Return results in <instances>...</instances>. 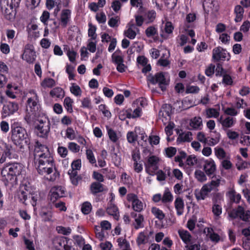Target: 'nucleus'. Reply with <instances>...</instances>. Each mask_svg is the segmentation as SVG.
Returning a JSON list of instances; mask_svg holds the SVG:
<instances>
[{"mask_svg":"<svg viewBox=\"0 0 250 250\" xmlns=\"http://www.w3.org/2000/svg\"><path fill=\"white\" fill-rule=\"evenodd\" d=\"M23 171V166L20 163H8L4 165L1 174L5 185L13 187L17 185L18 178Z\"/></svg>","mask_w":250,"mask_h":250,"instance_id":"obj_1","label":"nucleus"},{"mask_svg":"<svg viewBox=\"0 0 250 250\" xmlns=\"http://www.w3.org/2000/svg\"><path fill=\"white\" fill-rule=\"evenodd\" d=\"M11 138L12 142L20 148L27 146L29 150H32L33 146L26 129L21 126V123L14 121L11 125Z\"/></svg>","mask_w":250,"mask_h":250,"instance_id":"obj_2","label":"nucleus"},{"mask_svg":"<svg viewBox=\"0 0 250 250\" xmlns=\"http://www.w3.org/2000/svg\"><path fill=\"white\" fill-rule=\"evenodd\" d=\"M34 155V164L55 162L53 154L49 148L39 141H35L33 146Z\"/></svg>","mask_w":250,"mask_h":250,"instance_id":"obj_3","label":"nucleus"},{"mask_svg":"<svg viewBox=\"0 0 250 250\" xmlns=\"http://www.w3.org/2000/svg\"><path fill=\"white\" fill-rule=\"evenodd\" d=\"M29 94L31 96L28 98L26 101V110L27 111H29L35 117L40 116L41 105L39 97L34 89L30 90L29 91Z\"/></svg>","mask_w":250,"mask_h":250,"instance_id":"obj_4","label":"nucleus"},{"mask_svg":"<svg viewBox=\"0 0 250 250\" xmlns=\"http://www.w3.org/2000/svg\"><path fill=\"white\" fill-rule=\"evenodd\" d=\"M34 164L38 173L41 175L45 176L49 175L53 172L54 170L56 171V172L54 173L53 176H50V177L49 180L51 181H54L55 180L57 175H59V173H56L57 169L55 162L48 163L45 162V163H41Z\"/></svg>","mask_w":250,"mask_h":250,"instance_id":"obj_5","label":"nucleus"},{"mask_svg":"<svg viewBox=\"0 0 250 250\" xmlns=\"http://www.w3.org/2000/svg\"><path fill=\"white\" fill-rule=\"evenodd\" d=\"M39 124L35 126L37 135L42 138H47L50 130L51 123L46 115H42L37 119Z\"/></svg>","mask_w":250,"mask_h":250,"instance_id":"obj_6","label":"nucleus"},{"mask_svg":"<svg viewBox=\"0 0 250 250\" xmlns=\"http://www.w3.org/2000/svg\"><path fill=\"white\" fill-rule=\"evenodd\" d=\"M228 215L231 220L238 219L245 222L250 220V210H246L240 205L229 211Z\"/></svg>","mask_w":250,"mask_h":250,"instance_id":"obj_7","label":"nucleus"},{"mask_svg":"<svg viewBox=\"0 0 250 250\" xmlns=\"http://www.w3.org/2000/svg\"><path fill=\"white\" fill-rule=\"evenodd\" d=\"M146 81L148 83L153 85L158 84L159 88L163 91L166 90V85L168 84L164 73L162 71L157 72L154 75L151 73L149 74L146 77Z\"/></svg>","mask_w":250,"mask_h":250,"instance_id":"obj_8","label":"nucleus"},{"mask_svg":"<svg viewBox=\"0 0 250 250\" xmlns=\"http://www.w3.org/2000/svg\"><path fill=\"white\" fill-rule=\"evenodd\" d=\"M0 150L1 151L0 155V164L4 163L7 158L11 159L15 158V148L11 145L7 144L1 140H0Z\"/></svg>","mask_w":250,"mask_h":250,"instance_id":"obj_9","label":"nucleus"},{"mask_svg":"<svg viewBox=\"0 0 250 250\" xmlns=\"http://www.w3.org/2000/svg\"><path fill=\"white\" fill-rule=\"evenodd\" d=\"M145 160L146 161L145 163L146 172L149 175H153L159 168V158L155 155H151L148 156Z\"/></svg>","mask_w":250,"mask_h":250,"instance_id":"obj_10","label":"nucleus"},{"mask_svg":"<svg viewBox=\"0 0 250 250\" xmlns=\"http://www.w3.org/2000/svg\"><path fill=\"white\" fill-rule=\"evenodd\" d=\"M212 59L214 62L229 61L230 59V55L226 49L218 46L212 50Z\"/></svg>","mask_w":250,"mask_h":250,"instance_id":"obj_11","label":"nucleus"},{"mask_svg":"<svg viewBox=\"0 0 250 250\" xmlns=\"http://www.w3.org/2000/svg\"><path fill=\"white\" fill-rule=\"evenodd\" d=\"M69 239L64 236L55 237L53 240V244L56 250H74V249L68 245Z\"/></svg>","mask_w":250,"mask_h":250,"instance_id":"obj_12","label":"nucleus"},{"mask_svg":"<svg viewBox=\"0 0 250 250\" xmlns=\"http://www.w3.org/2000/svg\"><path fill=\"white\" fill-rule=\"evenodd\" d=\"M36 52L34 50V46L31 44H27L25 46L24 52L21 58L28 63H33L36 59Z\"/></svg>","mask_w":250,"mask_h":250,"instance_id":"obj_13","label":"nucleus"},{"mask_svg":"<svg viewBox=\"0 0 250 250\" xmlns=\"http://www.w3.org/2000/svg\"><path fill=\"white\" fill-rule=\"evenodd\" d=\"M127 200L132 203L133 210L137 212H140L143 210V204L138 199V196L134 193H129L127 195Z\"/></svg>","mask_w":250,"mask_h":250,"instance_id":"obj_14","label":"nucleus"},{"mask_svg":"<svg viewBox=\"0 0 250 250\" xmlns=\"http://www.w3.org/2000/svg\"><path fill=\"white\" fill-rule=\"evenodd\" d=\"M19 109V104L15 102H6L4 104L2 111L5 116H9L14 114Z\"/></svg>","mask_w":250,"mask_h":250,"instance_id":"obj_15","label":"nucleus"},{"mask_svg":"<svg viewBox=\"0 0 250 250\" xmlns=\"http://www.w3.org/2000/svg\"><path fill=\"white\" fill-rule=\"evenodd\" d=\"M71 11L68 9H62L59 19L60 26L62 28H65L71 21Z\"/></svg>","mask_w":250,"mask_h":250,"instance_id":"obj_16","label":"nucleus"},{"mask_svg":"<svg viewBox=\"0 0 250 250\" xmlns=\"http://www.w3.org/2000/svg\"><path fill=\"white\" fill-rule=\"evenodd\" d=\"M216 169V165L212 159H209L204 161V170L208 176L214 175Z\"/></svg>","mask_w":250,"mask_h":250,"instance_id":"obj_17","label":"nucleus"},{"mask_svg":"<svg viewBox=\"0 0 250 250\" xmlns=\"http://www.w3.org/2000/svg\"><path fill=\"white\" fill-rule=\"evenodd\" d=\"M208 186L204 185L200 190L195 191V196L197 200H204L211 191L210 188H208Z\"/></svg>","mask_w":250,"mask_h":250,"instance_id":"obj_18","label":"nucleus"},{"mask_svg":"<svg viewBox=\"0 0 250 250\" xmlns=\"http://www.w3.org/2000/svg\"><path fill=\"white\" fill-rule=\"evenodd\" d=\"M219 121L222 125L223 128H229L232 127L234 125L236 120L230 117H227L223 120L222 116H221L219 119Z\"/></svg>","mask_w":250,"mask_h":250,"instance_id":"obj_19","label":"nucleus"},{"mask_svg":"<svg viewBox=\"0 0 250 250\" xmlns=\"http://www.w3.org/2000/svg\"><path fill=\"white\" fill-rule=\"evenodd\" d=\"M179 235L183 242L188 245L191 241V235L187 230L179 229L178 231Z\"/></svg>","mask_w":250,"mask_h":250,"instance_id":"obj_20","label":"nucleus"},{"mask_svg":"<svg viewBox=\"0 0 250 250\" xmlns=\"http://www.w3.org/2000/svg\"><path fill=\"white\" fill-rule=\"evenodd\" d=\"M104 185L101 183L94 182L91 183L90 186V190L92 194L96 195L98 193L102 192L104 190Z\"/></svg>","mask_w":250,"mask_h":250,"instance_id":"obj_21","label":"nucleus"},{"mask_svg":"<svg viewBox=\"0 0 250 250\" xmlns=\"http://www.w3.org/2000/svg\"><path fill=\"white\" fill-rule=\"evenodd\" d=\"M174 206L177 215H182L184 209V202L183 199L180 197L176 198L174 202Z\"/></svg>","mask_w":250,"mask_h":250,"instance_id":"obj_22","label":"nucleus"},{"mask_svg":"<svg viewBox=\"0 0 250 250\" xmlns=\"http://www.w3.org/2000/svg\"><path fill=\"white\" fill-rule=\"evenodd\" d=\"M234 13L235 15L234 19L235 22H240L244 17V9L241 5H237L234 7Z\"/></svg>","mask_w":250,"mask_h":250,"instance_id":"obj_23","label":"nucleus"},{"mask_svg":"<svg viewBox=\"0 0 250 250\" xmlns=\"http://www.w3.org/2000/svg\"><path fill=\"white\" fill-rule=\"evenodd\" d=\"M107 213L113 216L114 218L118 220L119 217V210L117 206L112 204H110L106 209Z\"/></svg>","mask_w":250,"mask_h":250,"instance_id":"obj_24","label":"nucleus"},{"mask_svg":"<svg viewBox=\"0 0 250 250\" xmlns=\"http://www.w3.org/2000/svg\"><path fill=\"white\" fill-rule=\"evenodd\" d=\"M191 136L192 133L190 131H188L186 133H181L177 139V142L178 143L186 142H190L192 139Z\"/></svg>","mask_w":250,"mask_h":250,"instance_id":"obj_25","label":"nucleus"},{"mask_svg":"<svg viewBox=\"0 0 250 250\" xmlns=\"http://www.w3.org/2000/svg\"><path fill=\"white\" fill-rule=\"evenodd\" d=\"M228 195L231 202L236 204L239 203L241 199L240 194L237 193L234 190L229 191L228 192Z\"/></svg>","mask_w":250,"mask_h":250,"instance_id":"obj_26","label":"nucleus"},{"mask_svg":"<svg viewBox=\"0 0 250 250\" xmlns=\"http://www.w3.org/2000/svg\"><path fill=\"white\" fill-rule=\"evenodd\" d=\"M189 125L194 129H198L202 125V119L200 117H195L191 119Z\"/></svg>","mask_w":250,"mask_h":250,"instance_id":"obj_27","label":"nucleus"},{"mask_svg":"<svg viewBox=\"0 0 250 250\" xmlns=\"http://www.w3.org/2000/svg\"><path fill=\"white\" fill-rule=\"evenodd\" d=\"M73 103V100L69 97H66L64 98L63 101V105L67 111L70 113H72L73 111L72 107Z\"/></svg>","mask_w":250,"mask_h":250,"instance_id":"obj_28","label":"nucleus"},{"mask_svg":"<svg viewBox=\"0 0 250 250\" xmlns=\"http://www.w3.org/2000/svg\"><path fill=\"white\" fill-rule=\"evenodd\" d=\"M50 94L52 97L61 98L64 96V91L62 88L57 87L51 90Z\"/></svg>","mask_w":250,"mask_h":250,"instance_id":"obj_29","label":"nucleus"},{"mask_svg":"<svg viewBox=\"0 0 250 250\" xmlns=\"http://www.w3.org/2000/svg\"><path fill=\"white\" fill-rule=\"evenodd\" d=\"M151 212L159 220H163L165 217L163 211L156 207L152 208Z\"/></svg>","mask_w":250,"mask_h":250,"instance_id":"obj_30","label":"nucleus"},{"mask_svg":"<svg viewBox=\"0 0 250 250\" xmlns=\"http://www.w3.org/2000/svg\"><path fill=\"white\" fill-rule=\"evenodd\" d=\"M98 108L100 111L102 112L104 116L107 119L111 117V113L108 109V107L105 104H101L99 105Z\"/></svg>","mask_w":250,"mask_h":250,"instance_id":"obj_31","label":"nucleus"},{"mask_svg":"<svg viewBox=\"0 0 250 250\" xmlns=\"http://www.w3.org/2000/svg\"><path fill=\"white\" fill-rule=\"evenodd\" d=\"M128 25L129 26V27L127 29V30L125 31L124 35L125 36H126V37L130 39H135L136 36V33L135 31L133 30L132 28V27L134 26V24H130L129 23L128 24Z\"/></svg>","mask_w":250,"mask_h":250,"instance_id":"obj_32","label":"nucleus"},{"mask_svg":"<svg viewBox=\"0 0 250 250\" xmlns=\"http://www.w3.org/2000/svg\"><path fill=\"white\" fill-rule=\"evenodd\" d=\"M195 178L200 182H204L207 180L206 175L201 170L197 169L194 173Z\"/></svg>","mask_w":250,"mask_h":250,"instance_id":"obj_33","label":"nucleus"},{"mask_svg":"<svg viewBox=\"0 0 250 250\" xmlns=\"http://www.w3.org/2000/svg\"><path fill=\"white\" fill-rule=\"evenodd\" d=\"M206 115L208 118H216L219 116V112L215 108H209L206 109Z\"/></svg>","mask_w":250,"mask_h":250,"instance_id":"obj_34","label":"nucleus"},{"mask_svg":"<svg viewBox=\"0 0 250 250\" xmlns=\"http://www.w3.org/2000/svg\"><path fill=\"white\" fill-rule=\"evenodd\" d=\"M92 205L89 202H84L81 207V211L85 215L89 214L92 210Z\"/></svg>","mask_w":250,"mask_h":250,"instance_id":"obj_35","label":"nucleus"},{"mask_svg":"<svg viewBox=\"0 0 250 250\" xmlns=\"http://www.w3.org/2000/svg\"><path fill=\"white\" fill-rule=\"evenodd\" d=\"M147 237L144 231L140 232L136 239V243L138 246L145 244L146 243Z\"/></svg>","mask_w":250,"mask_h":250,"instance_id":"obj_36","label":"nucleus"},{"mask_svg":"<svg viewBox=\"0 0 250 250\" xmlns=\"http://www.w3.org/2000/svg\"><path fill=\"white\" fill-rule=\"evenodd\" d=\"M162 202L163 203H169L172 201L173 197L171 193L167 189L166 190L162 197Z\"/></svg>","mask_w":250,"mask_h":250,"instance_id":"obj_37","label":"nucleus"},{"mask_svg":"<svg viewBox=\"0 0 250 250\" xmlns=\"http://www.w3.org/2000/svg\"><path fill=\"white\" fill-rule=\"evenodd\" d=\"M106 130L110 140L113 143H116L118 140V137L116 132L111 128L106 126Z\"/></svg>","mask_w":250,"mask_h":250,"instance_id":"obj_38","label":"nucleus"},{"mask_svg":"<svg viewBox=\"0 0 250 250\" xmlns=\"http://www.w3.org/2000/svg\"><path fill=\"white\" fill-rule=\"evenodd\" d=\"M145 34L147 37H152L158 34L157 29L154 26H150L146 29Z\"/></svg>","mask_w":250,"mask_h":250,"instance_id":"obj_39","label":"nucleus"},{"mask_svg":"<svg viewBox=\"0 0 250 250\" xmlns=\"http://www.w3.org/2000/svg\"><path fill=\"white\" fill-rule=\"evenodd\" d=\"M55 190V189L52 188L49 192L50 199L53 204H54L59 198L63 197Z\"/></svg>","mask_w":250,"mask_h":250,"instance_id":"obj_40","label":"nucleus"},{"mask_svg":"<svg viewBox=\"0 0 250 250\" xmlns=\"http://www.w3.org/2000/svg\"><path fill=\"white\" fill-rule=\"evenodd\" d=\"M41 85L43 87L52 88L55 85V81L52 78H45L42 82Z\"/></svg>","mask_w":250,"mask_h":250,"instance_id":"obj_41","label":"nucleus"},{"mask_svg":"<svg viewBox=\"0 0 250 250\" xmlns=\"http://www.w3.org/2000/svg\"><path fill=\"white\" fill-rule=\"evenodd\" d=\"M70 91L75 96H80L82 92L80 87L74 83H72L70 87Z\"/></svg>","mask_w":250,"mask_h":250,"instance_id":"obj_42","label":"nucleus"},{"mask_svg":"<svg viewBox=\"0 0 250 250\" xmlns=\"http://www.w3.org/2000/svg\"><path fill=\"white\" fill-rule=\"evenodd\" d=\"M40 215L44 222L50 221L52 218V213L51 211L42 210L40 212Z\"/></svg>","mask_w":250,"mask_h":250,"instance_id":"obj_43","label":"nucleus"},{"mask_svg":"<svg viewBox=\"0 0 250 250\" xmlns=\"http://www.w3.org/2000/svg\"><path fill=\"white\" fill-rule=\"evenodd\" d=\"M31 195V204L35 207L37 204V201L40 199V194L38 191H33L30 193Z\"/></svg>","mask_w":250,"mask_h":250,"instance_id":"obj_44","label":"nucleus"},{"mask_svg":"<svg viewBox=\"0 0 250 250\" xmlns=\"http://www.w3.org/2000/svg\"><path fill=\"white\" fill-rule=\"evenodd\" d=\"M144 221V216L141 214H138V217L136 218L135 219L136 224L134 226V228L136 229H138L140 228H144V226L143 224Z\"/></svg>","mask_w":250,"mask_h":250,"instance_id":"obj_45","label":"nucleus"},{"mask_svg":"<svg viewBox=\"0 0 250 250\" xmlns=\"http://www.w3.org/2000/svg\"><path fill=\"white\" fill-rule=\"evenodd\" d=\"M215 155L219 159H222L226 157V153L222 147H216L214 148Z\"/></svg>","mask_w":250,"mask_h":250,"instance_id":"obj_46","label":"nucleus"},{"mask_svg":"<svg viewBox=\"0 0 250 250\" xmlns=\"http://www.w3.org/2000/svg\"><path fill=\"white\" fill-rule=\"evenodd\" d=\"M138 138L137 134L133 131H129L126 134V139L130 144H134Z\"/></svg>","mask_w":250,"mask_h":250,"instance_id":"obj_47","label":"nucleus"},{"mask_svg":"<svg viewBox=\"0 0 250 250\" xmlns=\"http://www.w3.org/2000/svg\"><path fill=\"white\" fill-rule=\"evenodd\" d=\"M50 13L47 11H43L41 17L40 21L44 26L48 25V21H50Z\"/></svg>","mask_w":250,"mask_h":250,"instance_id":"obj_48","label":"nucleus"},{"mask_svg":"<svg viewBox=\"0 0 250 250\" xmlns=\"http://www.w3.org/2000/svg\"><path fill=\"white\" fill-rule=\"evenodd\" d=\"M208 233L209 234V238L212 242H214L216 243L218 242L220 240V237L219 235L215 232H213L211 233V231H213L211 228H208Z\"/></svg>","mask_w":250,"mask_h":250,"instance_id":"obj_49","label":"nucleus"},{"mask_svg":"<svg viewBox=\"0 0 250 250\" xmlns=\"http://www.w3.org/2000/svg\"><path fill=\"white\" fill-rule=\"evenodd\" d=\"M238 159L239 161H238L237 163L236 164V167L239 170H242L248 167V163L244 161L240 156H237Z\"/></svg>","mask_w":250,"mask_h":250,"instance_id":"obj_50","label":"nucleus"},{"mask_svg":"<svg viewBox=\"0 0 250 250\" xmlns=\"http://www.w3.org/2000/svg\"><path fill=\"white\" fill-rule=\"evenodd\" d=\"M88 25L89 27L88 30V36L90 37L92 40H95L97 37V35L96 34V27L91 23H89Z\"/></svg>","mask_w":250,"mask_h":250,"instance_id":"obj_51","label":"nucleus"},{"mask_svg":"<svg viewBox=\"0 0 250 250\" xmlns=\"http://www.w3.org/2000/svg\"><path fill=\"white\" fill-rule=\"evenodd\" d=\"M111 58L112 62L116 65L124 62L123 56L122 55H116V53H113Z\"/></svg>","mask_w":250,"mask_h":250,"instance_id":"obj_52","label":"nucleus"},{"mask_svg":"<svg viewBox=\"0 0 250 250\" xmlns=\"http://www.w3.org/2000/svg\"><path fill=\"white\" fill-rule=\"evenodd\" d=\"M86 158L88 160L89 162L91 164H96V161L92 150L89 149L86 151Z\"/></svg>","mask_w":250,"mask_h":250,"instance_id":"obj_53","label":"nucleus"},{"mask_svg":"<svg viewBox=\"0 0 250 250\" xmlns=\"http://www.w3.org/2000/svg\"><path fill=\"white\" fill-rule=\"evenodd\" d=\"M120 22V18L118 16H116L115 18L112 17L110 18L108 21V24L110 27L114 28L118 26V22Z\"/></svg>","mask_w":250,"mask_h":250,"instance_id":"obj_54","label":"nucleus"},{"mask_svg":"<svg viewBox=\"0 0 250 250\" xmlns=\"http://www.w3.org/2000/svg\"><path fill=\"white\" fill-rule=\"evenodd\" d=\"M56 229L59 233L65 235H68L70 234L71 229L70 228H65L62 226H58Z\"/></svg>","mask_w":250,"mask_h":250,"instance_id":"obj_55","label":"nucleus"},{"mask_svg":"<svg viewBox=\"0 0 250 250\" xmlns=\"http://www.w3.org/2000/svg\"><path fill=\"white\" fill-rule=\"evenodd\" d=\"M198 162L197 157L194 155L188 156L186 160V164L189 166H193Z\"/></svg>","mask_w":250,"mask_h":250,"instance_id":"obj_56","label":"nucleus"},{"mask_svg":"<svg viewBox=\"0 0 250 250\" xmlns=\"http://www.w3.org/2000/svg\"><path fill=\"white\" fill-rule=\"evenodd\" d=\"M81 107L89 109H92V106L90 98L85 97L82 100Z\"/></svg>","mask_w":250,"mask_h":250,"instance_id":"obj_57","label":"nucleus"},{"mask_svg":"<svg viewBox=\"0 0 250 250\" xmlns=\"http://www.w3.org/2000/svg\"><path fill=\"white\" fill-rule=\"evenodd\" d=\"M222 83L226 85H231L233 83V80L231 76L227 73L223 76Z\"/></svg>","mask_w":250,"mask_h":250,"instance_id":"obj_58","label":"nucleus"},{"mask_svg":"<svg viewBox=\"0 0 250 250\" xmlns=\"http://www.w3.org/2000/svg\"><path fill=\"white\" fill-rule=\"evenodd\" d=\"M199 91L200 88L198 86L194 85H189L186 88V93L188 94H197L199 93Z\"/></svg>","mask_w":250,"mask_h":250,"instance_id":"obj_59","label":"nucleus"},{"mask_svg":"<svg viewBox=\"0 0 250 250\" xmlns=\"http://www.w3.org/2000/svg\"><path fill=\"white\" fill-rule=\"evenodd\" d=\"M92 178L97 181V182L102 183L104 182V177L100 173L94 171L92 174Z\"/></svg>","mask_w":250,"mask_h":250,"instance_id":"obj_60","label":"nucleus"},{"mask_svg":"<svg viewBox=\"0 0 250 250\" xmlns=\"http://www.w3.org/2000/svg\"><path fill=\"white\" fill-rule=\"evenodd\" d=\"M220 184V180L218 179L216 180H211L209 183L205 184V185L208 186V188H210L211 191L214 188H217L219 186Z\"/></svg>","mask_w":250,"mask_h":250,"instance_id":"obj_61","label":"nucleus"},{"mask_svg":"<svg viewBox=\"0 0 250 250\" xmlns=\"http://www.w3.org/2000/svg\"><path fill=\"white\" fill-rule=\"evenodd\" d=\"M212 212L216 216H219L221 214L222 212V208L220 205L215 204L212 206Z\"/></svg>","mask_w":250,"mask_h":250,"instance_id":"obj_62","label":"nucleus"},{"mask_svg":"<svg viewBox=\"0 0 250 250\" xmlns=\"http://www.w3.org/2000/svg\"><path fill=\"white\" fill-rule=\"evenodd\" d=\"M65 135L71 140L74 139L76 137L75 131L73 128L71 127H68L66 129Z\"/></svg>","mask_w":250,"mask_h":250,"instance_id":"obj_63","label":"nucleus"},{"mask_svg":"<svg viewBox=\"0 0 250 250\" xmlns=\"http://www.w3.org/2000/svg\"><path fill=\"white\" fill-rule=\"evenodd\" d=\"M58 153L62 158H65L67 155L68 150L66 147L59 146L57 149Z\"/></svg>","mask_w":250,"mask_h":250,"instance_id":"obj_64","label":"nucleus"}]
</instances>
